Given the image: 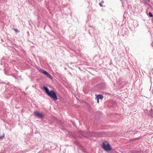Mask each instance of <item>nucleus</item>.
Instances as JSON below:
<instances>
[{
  "mask_svg": "<svg viewBox=\"0 0 153 153\" xmlns=\"http://www.w3.org/2000/svg\"><path fill=\"white\" fill-rule=\"evenodd\" d=\"M39 71L40 72L43 73L44 74L46 75L50 79H52V77L46 71L40 69H39Z\"/></svg>",
  "mask_w": 153,
  "mask_h": 153,
  "instance_id": "nucleus-3",
  "label": "nucleus"
},
{
  "mask_svg": "<svg viewBox=\"0 0 153 153\" xmlns=\"http://www.w3.org/2000/svg\"><path fill=\"white\" fill-rule=\"evenodd\" d=\"M149 16H150V17H152L153 16V15L150 12H149Z\"/></svg>",
  "mask_w": 153,
  "mask_h": 153,
  "instance_id": "nucleus-6",
  "label": "nucleus"
},
{
  "mask_svg": "<svg viewBox=\"0 0 153 153\" xmlns=\"http://www.w3.org/2000/svg\"><path fill=\"white\" fill-rule=\"evenodd\" d=\"M99 100H98V99H97V103H99Z\"/></svg>",
  "mask_w": 153,
  "mask_h": 153,
  "instance_id": "nucleus-9",
  "label": "nucleus"
},
{
  "mask_svg": "<svg viewBox=\"0 0 153 153\" xmlns=\"http://www.w3.org/2000/svg\"><path fill=\"white\" fill-rule=\"evenodd\" d=\"M104 1H102L100 3V6H102V4L103 3Z\"/></svg>",
  "mask_w": 153,
  "mask_h": 153,
  "instance_id": "nucleus-7",
  "label": "nucleus"
},
{
  "mask_svg": "<svg viewBox=\"0 0 153 153\" xmlns=\"http://www.w3.org/2000/svg\"><path fill=\"white\" fill-rule=\"evenodd\" d=\"M34 114L36 116L39 117L40 118H42L44 117L42 113H39L37 111L34 112Z\"/></svg>",
  "mask_w": 153,
  "mask_h": 153,
  "instance_id": "nucleus-4",
  "label": "nucleus"
},
{
  "mask_svg": "<svg viewBox=\"0 0 153 153\" xmlns=\"http://www.w3.org/2000/svg\"><path fill=\"white\" fill-rule=\"evenodd\" d=\"M4 134H3V135H2V136L0 135V138L1 139V138H3L4 137Z\"/></svg>",
  "mask_w": 153,
  "mask_h": 153,
  "instance_id": "nucleus-8",
  "label": "nucleus"
},
{
  "mask_svg": "<svg viewBox=\"0 0 153 153\" xmlns=\"http://www.w3.org/2000/svg\"><path fill=\"white\" fill-rule=\"evenodd\" d=\"M92 134H91V135H89V136H92Z\"/></svg>",
  "mask_w": 153,
  "mask_h": 153,
  "instance_id": "nucleus-10",
  "label": "nucleus"
},
{
  "mask_svg": "<svg viewBox=\"0 0 153 153\" xmlns=\"http://www.w3.org/2000/svg\"><path fill=\"white\" fill-rule=\"evenodd\" d=\"M43 89L45 90V92L50 97L52 98L54 100H56L57 98L55 93L52 90L49 91L48 88L45 87H43Z\"/></svg>",
  "mask_w": 153,
  "mask_h": 153,
  "instance_id": "nucleus-1",
  "label": "nucleus"
},
{
  "mask_svg": "<svg viewBox=\"0 0 153 153\" xmlns=\"http://www.w3.org/2000/svg\"><path fill=\"white\" fill-rule=\"evenodd\" d=\"M102 148L107 152L111 150L112 149L109 143L107 141H104L102 144Z\"/></svg>",
  "mask_w": 153,
  "mask_h": 153,
  "instance_id": "nucleus-2",
  "label": "nucleus"
},
{
  "mask_svg": "<svg viewBox=\"0 0 153 153\" xmlns=\"http://www.w3.org/2000/svg\"><path fill=\"white\" fill-rule=\"evenodd\" d=\"M97 99L99 100L100 99H101L103 98V96L101 95H99L97 96Z\"/></svg>",
  "mask_w": 153,
  "mask_h": 153,
  "instance_id": "nucleus-5",
  "label": "nucleus"
}]
</instances>
